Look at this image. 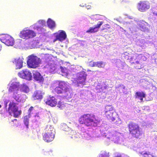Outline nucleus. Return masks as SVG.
Wrapping results in <instances>:
<instances>
[{
	"label": "nucleus",
	"instance_id": "cd10ccee",
	"mask_svg": "<svg viewBox=\"0 0 157 157\" xmlns=\"http://www.w3.org/2000/svg\"><path fill=\"white\" fill-rule=\"evenodd\" d=\"M55 91L57 94H63L62 95L63 97L64 96L63 93H65V92L64 91V90L62 89L60 87L58 86L56 87L54 89Z\"/></svg>",
	"mask_w": 157,
	"mask_h": 157
},
{
	"label": "nucleus",
	"instance_id": "f704fd0d",
	"mask_svg": "<svg viewBox=\"0 0 157 157\" xmlns=\"http://www.w3.org/2000/svg\"><path fill=\"white\" fill-rule=\"evenodd\" d=\"M33 28L35 29H36L37 30L41 29V27L40 26V25L37 23L33 25Z\"/></svg>",
	"mask_w": 157,
	"mask_h": 157
},
{
	"label": "nucleus",
	"instance_id": "de8ad7c7",
	"mask_svg": "<svg viewBox=\"0 0 157 157\" xmlns=\"http://www.w3.org/2000/svg\"><path fill=\"white\" fill-rule=\"evenodd\" d=\"M116 20L117 21H119L120 23H122L123 24V21H122L121 20H120L119 19V18L116 19Z\"/></svg>",
	"mask_w": 157,
	"mask_h": 157
},
{
	"label": "nucleus",
	"instance_id": "dca6fc26",
	"mask_svg": "<svg viewBox=\"0 0 157 157\" xmlns=\"http://www.w3.org/2000/svg\"><path fill=\"white\" fill-rule=\"evenodd\" d=\"M103 23V22L102 21L99 22L96 25L90 28L89 29L86 31V32L90 33H93L97 32L98 31L99 28L102 25Z\"/></svg>",
	"mask_w": 157,
	"mask_h": 157
},
{
	"label": "nucleus",
	"instance_id": "ddd939ff",
	"mask_svg": "<svg viewBox=\"0 0 157 157\" xmlns=\"http://www.w3.org/2000/svg\"><path fill=\"white\" fill-rule=\"evenodd\" d=\"M150 7V4L148 2H140L138 4V10L142 12L147 11Z\"/></svg>",
	"mask_w": 157,
	"mask_h": 157
},
{
	"label": "nucleus",
	"instance_id": "7c9ffc66",
	"mask_svg": "<svg viewBox=\"0 0 157 157\" xmlns=\"http://www.w3.org/2000/svg\"><path fill=\"white\" fill-rule=\"evenodd\" d=\"M144 157H152V155L149 152L143 151L140 153Z\"/></svg>",
	"mask_w": 157,
	"mask_h": 157
},
{
	"label": "nucleus",
	"instance_id": "6e6552de",
	"mask_svg": "<svg viewBox=\"0 0 157 157\" xmlns=\"http://www.w3.org/2000/svg\"><path fill=\"white\" fill-rule=\"evenodd\" d=\"M2 42L8 46H12L14 44L13 38L8 35H3L0 38Z\"/></svg>",
	"mask_w": 157,
	"mask_h": 157
},
{
	"label": "nucleus",
	"instance_id": "a19ab883",
	"mask_svg": "<svg viewBox=\"0 0 157 157\" xmlns=\"http://www.w3.org/2000/svg\"><path fill=\"white\" fill-rule=\"evenodd\" d=\"M122 154L120 153H116L114 155L113 157H121Z\"/></svg>",
	"mask_w": 157,
	"mask_h": 157
},
{
	"label": "nucleus",
	"instance_id": "8fccbe9b",
	"mask_svg": "<svg viewBox=\"0 0 157 157\" xmlns=\"http://www.w3.org/2000/svg\"><path fill=\"white\" fill-rule=\"evenodd\" d=\"M52 152L51 151H48V152H46V155H49L50 154H52Z\"/></svg>",
	"mask_w": 157,
	"mask_h": 157
},
{
	"label": "nucleus",
	"instance_id": "9b49d317",
	"mask_svg": "<svg viewBox=\"0 0 157 157\" xmlns=\"http://www.w3.org/2000/svg\"><path fill=\"white\" fill-rule=\"evenodd\" d=\"M56 38L53 40V42H54L57 40H58L61 42L65 39L67 35L65 32L63 30L59 31L58 33H56L54 34Z\"/></svg>",
	"mask_w": 157,
	"mask_h": 157
},
{
	"label": "nucleus",
	"instance_id": "423d86ee",
	"mask_svg": "<svg viewBox=\"0 0 157 157\" xmlns=\"http://www.w3.org/2000/svg\"><path fill=\"white\" fill-rule=\"evenodd\" d=\"M19 89L20 85L17 83H12L9 89V92H13V98L17 101L19 100L18 94H17Z\"/></svg>",
	"mask_w": 157,
	"mask_h": 157
},
{
	"label": "nucleus",
	"instance_id": "a18cd8bd",
	"mask_svg": "<svg viewBox=\"0 0 157 157\" xmlns=\"http://www.w3.org/2000/svg\"><path fill=\"white\" fill-rule=\"evenodd\" d=\"M89 65L91 67H94V62H93L92 61L90 62V63H89Z\"/></svg>",
	"mask_w": 157,
	"mask_h": 157
},
{
	"label": "nucleus",
	"instance_id": "4468645a",
	"mask_svg": "<svg viewBox=\"0 0 157 157\" xmlns=\"http://www.w3.org/2000/svg\"><path fill=\"white\" fill-rule=\"evenodd\" d=\"M87 75L85 71H83L79 72V86L85 84Z\"/></svg>",
	"mask_w": 157,
	"mask_h": 157
},
{
	"label": "nucleus",
	"instance_id": "c03bdc74",
	"mask_svg": "<svg viewBox=\"0 0 157 157\" xmlns=\"http://www.w3.org/2000/svg\"><path fill=\"white\" fill-rule=\"evenodd\" d=\"M73 80H72V81L73 82H74L75 83L76 82H78V77L77 78H73Z\"/></svg>",
	"mask_w": 157,
	"mask_h": 157
},
{
	"label": "nucleus",
	"instance_id": "603ef678",
	"mask_svg": "<svg viewBox=\"0 0 157 157\" xmlns=\"http://www.w3.org/2000/svg\"><path fill=\"white\" fill-rule=\"evenodd\" d=\"M138 41L142 43H143L144 42L143 40L141 39L139 40Z\"/></svg>",
	"mask_w": 157,
	"mask_h": 157
},
{
	"label": "nucleus",
	"instance_id": "4be33fe9",
	"mask_svg": "<svg viewBox=\"0 0 157 157\" xmlns=\"http://www.w3.org/2000/svg\"><path fill=\"white\" fill-rule=\"evenodd\" d=\"M132 136L136 138H140V136L142 134L141 130L140 127L136 130H135L130 133Z\"/></svg>",
	"mask_w": 157,
	"mask_h": 157
},
{
	"label": "nucleus",
	"instance_id": "37998d69",
	"mask_svg": "<svg viewBox=\"0 0 157 157\" xmlns=\"http://www.w3.org/2000/svg\"><path fill=\"white\" fill-rule=\"evenodd\" d=\"M79 42H80L79 41ZM85 43H86L85 41H81V42H79V44H80V46H84Z\"/></svg>",
	"mask_w": 157,
	"mask_h": 157
},
{
	"label": "nucleus",
	"instance_id": "393cba45",
	"mask_svg": "<svg viewBox=\"0 0 157 157\" xmlns=\"http://www.w3.org/2000/svg\"><path fill=\"white\" fill-rule=\"evenodd\" d=\"M19 90L25 93H28L29 91V89L28 86L24 84L20 85Z\"/></svg>",
	"mask_w": 157,
	"mask_h": 157
},
{
	"label": "nucleus",
	"instance_id": "4d7b16f0",
	"mask_svg": "<svg viewBox=\"0 0 157 157\" xmlns=\"http://www.w3.org/2000/svg\"><path fill=\"white\" fill-rule=\"evenodd\" d=\"M120 28L121 29H122L123 30V32H124L125 33L126 32V30H124L121 27Z\"/></svg>",
	"mask_w": 157,
	"mask_h": 157
},
{
	"label": "nucleus",
	"instance_id": "a211bd4d",
	"mask_svg": "<svg viewBox=\"0 0 157 157\" xmlns=\"http://www.w3.org/2000/svg\"><path fill=\"white\" fill-rule=\"evenodd\" d=\"M105 113L109 120H111L113 121L115 120V117L117 114L116 112H115L114 110H113V111H109Z\"/></svg>",
	"mask_w": 157,
	"mask_h": 157
},
{
	"label": "nucleus",
	"instance_id": "6e6d98bb",
	"mask_svg": "<svg viewBox=\"0 0 157 157\" xmlns=\"http://www.w3.org/2000/svg\"><path fill=\"white\" fill-rule=\"evenodd\" d=\"M86 6V8L88 9H90V7H91L90 6H89V5L87 6Z\"/></svg>",
	"mask_w": 157,
	"mask_h": 157
},
{
	"label": "nucleus",
	"instance_id": "6ab92c4d",
	"mask_svg": "<svg viewBox=\"0 0 157 157\" xmlns=\"http://www.w3.org/2000/svg\"><path fill=\"white\" fill-rule=\"evenodd\" d=\"M123 24L124 27L127 28L130 33H132L134 29L133 27L134 26V24L132 21H124L123 22Z\"/></svg>",
	"mask_w": 157,
	"mask_h": 157
},
{
	"label": "nucleus",
	"instance_id": "1a4fd4ad",
	"mask_svg": "<svg viewBox=\"0 0 157 157\" xmlns=\"http://www.w3.org/2000/svg\"><path fill=\"white\" fill-rule=\"evenodd\" d=\"M46 105L51 107H55L57 104V99L55 98L51 95L47 96L44 100Z\"/></svg>",
	"mask_w": 157,
	"mask_h": 157
},
{
	"label": "nucleus",
	"instance_id": "412c9836",
	"mask_svg": "<svg viewBox=\"0 0 157 157\" xmlns=\"http://www.w3.org/2000/svg\"><path fill=\"white\" fill-rule=\"evenodd\" d=\"M13 63L15 64L16 69H20L23 67V60L21 58L15 59Z\"/></svg>",
	"mask_w": 157,
	"mask_h": 157
},
{
	"label": "nucleus",
	"instance_id": "bb28decb",
	"mask_svg": "<svg viewBox=\"0 0 157 157\" xmlns=\"http://www.w3.org/2000/svg\"><path fill=\"white\" fill-rule=\"evenodd\" d=\"M30 116L29 115H26L23 118V122L25 125L26 126L27 128H29V119L30 118Z\"/></svg>",
	"mask_w": 157,
	"mask_h": 157
},
{
	"label": "nucleus",
	"instance_id": "052dcab7",
	"mask_svg": "<svg viewBox=\"0 0 157 157\" xmlns=\"http://www.w3.org/2000/svg\"><path fill=\"white\" fill-rule=\"evenodd\" d=\"M15 121H17V119H14L13 120H12V121L14 122Z\"/></svg>",
	"mask_w": 157,
	"mask_h": 157
},
{
	"label": "nucleus",
	"instance_id": "72a5a7b5",
	"mask_svg": "<svg viewBox=\"0 0 157 157\" xmlns=\"http://www.w3.org/2000/svg\"><path fill=\"white\" fill-rule=\"evenodd\" d=\"M115 62L117 67H120V66H121L122 63L120 59H116L115 60Z\"/></svg>",
	"mask_w": 157,
	"mask_h": 157
},
{
	"label": "nucleus",
	"instance_id": "58836bf2",
	"mask_svg": "<svg viewBox=\"0 0 157 157\" xmlns=\"http://www.w3.org/2000/svg\"><path fill=\"white\" fill-rule=\"evenodd\" d=\"M34 109V107L33 106H31L28 110L29 114L28 115H29L30 116H31V114H32L31 111Z\"/></svg>",
	"mask_w": 157,
	"mask_h": 157
},
{
	"label": "nucleus",
	"instance_id": "3c124183",
	"mask_svg": "<svg viewBox=\"0 0 157 157\" xmlns=\"http://www.w3.org/2000/svg\"><path fill=\"white\" fill-rule=\"evenodd\" d=\"M144 109H146L147 110H149L150 109L149 107L148 106H146L144 107Z\"/></svg>",
	"mask_w": 157,
	"mask_h": 157
},
{
	"label": "nucleus",
	"instance_id": "f03ea898",
	"mask_svg": "<svg viewBox=\"0 0 157 157\" xmlns=\"http://www.w3.org/2000/svg\"><path fill=\"white\" fill-rule=\"evenodd\" d=\"M101 135L103 137L111 140L115 143L123 144L122 139L120 136V134L115 131L109 132L106 131V132H104Z\"/></svg>",
	"mask_w": 157,
	"mask_h": 157
},
{
	"label": "nucleus",
	"instance_id": "473e14b6",
	"mask_svg": "<svg viewBox=\"0 0 157 157\" xmlns=\"http://www.w3.org/2000/svg\"><path fill=\"white\" fill-rule=\"evenodd\" d=\"M83 134H81L82 137H84L87 140H89L91 138V136L89 134L87 133L86 132L82 133Z\"/></svg>",
	"mask_w": 157,
	"mask_h": 157
},
{
	"label": "nucleus",
	"instance_id": "c85d7f7f",
	"mask_svg": "<svg viewBox=\"0 0 157 157\" xmlns=\"http://www.w3.org/2000/svg\"><path fill=\"white\" fill-rule=\"evenodd\" d=\"M118 88L121 92H122L123 94H126L127 93V91L125 90V86L122 84H119L118 86Z\"/></svg>",
	"mask_w": 157,
	"mask_h": 157
},
{
	"label": "nucleus",
	"instance_id": "f8f14e48",
	"mask_svg": "<svg viewBox=\"0 0 157 157\" xmlns=\"http://www.w3.org/2000/svg\"><path fill=\"white\" fill-rule=\"evenodd\" d=\"M137 25L142 31L146 32H149L150 26L145 21L143 20H140L138 22Z\"/></svg>",
	"mask_w": 157,
	"mask_h": 157
},
{
	"label": "nucleus",
	"instance_id": "79ce46f5",
	"mask_svg": "<svg viewBox=\"0 0 157 157\" xmlns=\"http://www.w3.org/2000/svg\"><path fill=\"white\" fill-rule=\"evenodd\" d=\"M133 57H131L129 58V59L130 60V61L132 63H134V62L133 60Z\"/></svg>",
	"mask_w": 157,
	"mask_h": 157
},
{
	"label": "nucleus",
	"instance_id": "e433bc0d",
	"mask_svg": "<svg viewBox=\"0 0 157 157\" xmlns=\"http://www.w3.org/2000/svg\"><path fill=\"white\" fill-rule=\"evenodd\" d=\"M37 23L39 24L40 26L41 27L45 25V21L43 20L39 21H38Z\"/></svg>",
	"mask_w": 157,
	"mask_h": 157
},
{
	"label": "nucleus",
	"instance_id": "680f3d73",
	"mask_svg": "<svg viewBox=\"0 0 157 157\" xmlns=\"http://www.w3.org/2000/svg\"><path fill=\"white\" fill-rule=\"evenodd\" d=\"M80 6H84H84H83L81 5H80Z\"/></svg>",
	"mask_w": 157,
	"mask_h": 157
},
{
	"label": "nucleus",
	"instance_id": "f3484780",
	"mask_svg": "<svg viewBox=\"0 0 157 157\" xmlns=\"http://www.w3.org/2000/svg\"><path fill=\"white\" fill-rule=\"evenodd\" d=\"M32 97L34 100H40L43 98V93L40 90H36L34 92Z\"/></svg>",
	"mask_w": 157,
	"mask_h": 157
},
{
	"label": "nucleus",
	"instance_id": "2f4dec72",
	"mask_svg": "<svg viewBox=\"0 0 157 157\" xmlns=\"http://www.w3.org/2000/svg\"><path fill=\"white\" fill-rule=\"evenodd\" d=\"M113 107L111 105H107L105 106V112L109 111H113Z\"/></svg>",
	"mask_w": 157,
	"mask_h": 157
},
{
	"label": "nucleus",
	"instance_id": "9d476101",
	"mask_svg": "<svg viewBox=\"0 0 157 157\" xmlns=\"http://www.w3.org/2000/svg\"><path fill=\"white\" fill-rule=\"evenodd\" d=\"M18 76L22 78L28 80L32 79V75L31 73L27 69L23 70L18 74Z\"/></svg>",
	"mask_w": 157,
	"mask_h": 157
},
{
	"label": "nucleus",
	"instance_id": "0e129e2a",
	"mask_svg": "<svg viewBox=\"0 0 157 157\" xmlns=\"http://www.w3.org/2000/svg\"><path fill=\"white\" fill-rule=\"evenodd\" d=\"M138 44L140 46H142L141 45H140V44Z\"/></svg>",
	"mask_w": 157,
	"mask_h": 157
},
{
	"label": "nucleus",
	"instance_id": "0eeeda50",
	"mask_svg": "<svg viewBox=\"0 0 157 157\" xmlns=\"http://www.w3.org/2000/svg\"><path fill=\"white\" fill-rule=\"evenodd\" d=\"M20 34L21 38L25 39L33 38L36 35L33 30L30 29H24L21 32Z\"/></svg>",
	"mask_w": 157,
	"mask_h": 157
},
{
	"label": "nucleus",
	"instance_id": "7ed1b4c3",
	"mask_svg": "<svg viewBox=\"0 0 157 157\" xmlns=\"http://www.w3.org/2000/svg\"><path fill=\"white\" fill-rule=\"evenodd\" d=\"M28 57L27 64L30 68H35L38 67L41 63V59L36 56L32 55Z\"/></svg>",
	"mask_w": 157,
	"mask_h": 157
},
{
	"label": "nucleus",
	"instance_id": "69168bd1",
	"mask_svg": "<svg viewBox=\"0 0 157 157\" xmlns=\"http://www.w3.org/2000/svg\"><path fill=\"white\" fill-rule=\"evenodd\" d=\"M1 105L0 104V108H1Z\"/></svg>",
	"mask_w": 157,
	"mask_h": 157
},
{
	"label": "nucleus",
	"instance_id": "aec40b11",
	"mask_svg": "<svg viewBox=\"0 0 157 157\" xmlns=\"http://www.w3.org/2000/svg\"><path fill=\"white\" fill-rule=\"evenodd\" d=\"M33 76L34 79L40 82H43L44 79L40 74L36 71H34L33 72Z\"/></svg>",
	"mask_w": 157,
	"mask_h": 157
},
{
	"label": "nucleus",
	"instance_id": "a878e982",
	"mask_svg": "<svg viewBox=\"0 0 157 157\" xmlns=\"http://www.w3.org/2000/svg\"><path fill=\"white\" fill-rule=\"evenodd\" d=\"M48 26L51 29H54L56 26L55 22L50 18H49L47 21Z\"/></svg>",
	"mask_w": 157,
	"mask_h": 157
},
{
	"label": "nucleus",
	"instance_id": "20e7f679",
	"mask_svg": "<svg viewBox=\"0 0 157 157\" xmlns=\"http://www.w3.org/2000/svg\"><path fill=\"white\" fill-rule=\"evenodd\" d=\"M18 104L13 101L10 102L8 108V111L9 113L11 115L13 113V116L15 118L18 117L19 115H20L21 113V110H18Z\"/></svg>",
	"mask_w": 157,
	"mask_h": 157
},
{
	"label": "nucleus",
	"instance_id": "bf43d9fd",
	"mask_svg": "<svg viewBox=\"0 0 157 157\" xmlns=\"http://www.w3.org/2000/svg\"><path fill=\"white\" fill-rule=\"evenodd\" d=\"M58 106L60 108L61 107V105L59 104V103H58Z\"/></svg>",
	"mask_w": 157,
	"mask_h": 157
},
{
	"label": "nucleus",
	"instance_id": "864d4df0",
	"mask_svg": "<svg viewBox=\"0 0 157 157\" xmlns=\"http://www.w3.org/2000/svg\"><path fill=\"white\" fill-rule=\"evenodd\" d=\"M107 88V87L106 86H102L101 87V89H103V90H105Z\"/></svg>",
	"mask_w": 157,
	"mask_h": 157
},
{
	"label": "nucleus",
	"instance_id": "c9c22d12",
	"mask_svg": "<svg viewBox=\"0 0 157 157\" xmlns=\"http://www.w3.org/2000/svg\"><path fill=\"white\" fill-rule=\"evenodd\" d=\"M98 62L99 63H98V67H101L103 68L104 67L105 64V63L103 61H98Z\"/></svg>",
	"mask_w": 157,
	"mask_h": 157
},
{
	"label": "nucleus",
	"instance_id": "5701e85b",
	"mask_svg": "<svg viewBox=\"0 0 157 157\" xmlns=\"http://www.w3.org/2000/svg\"><path fill=\"white\" fill-rule=\"evenodd\" d=\"M128 126L130 133L134 130H136L139 127L137 124L132 122H129Z\"/></svg>",
	"mask_w": 157,
	"mask_h": 157
},
{
	"label": "nucleus",
	"instance_id": "49530a36",
	"mask_svg": "<svg viewBox=\"0 0 157 157\" xmlns=\"http://www.w3.org/2000/svg\"><path fill=\"white\" fill-rule=\"evenodd\" d=\"M99 63L98 61V62H94V67H98V63Z\"/></svg>",
	"mask_w": 157,
	"mask_h": 157
},
{
	"label": "nucleus",
	"instance_id": "4c0bfd02",
	"mask_svg": "<svg viewBox=\"0 0 157 157\" xmlns=\"http://www.w3.org/2000/svg\"><path fill=\"white\" fill-rule=\"evenodd\" d=\"M61 71L62 73L64 74V75H66L67 74V70L66 68H63L62 67H60Z\"/></svg>",
	"mask_w": 157,
	"mask_h": 157
},
{
	"label": "nucleus",
	"instance_id": "b1692460",
	"mask_svg": "<svg viewBox=\"0 0 157 157\" xmlns=\"http://www.w3.org/2000/svg\"><path fill=\"white\" fill-rule=\"evenodd\" d=\"M146 96V94L143 92H137L135 93V98L139 99L141 102L143 101V98Z\"/></svg>",
	"mask_w": 157,
	"mask_h": 157
},
{
	"label": "nucleus",
	"instance_id": "13d9d810",
	"mask_svg": "<svg viewBox=\"0 0 157 157\" xmlns=\"http://www.w3.org/2000/svg\"><path fill=\"white\" fill-rule=\"evenodd\" d=\"M153 14L154 15L157 16V12H154L153 13Z\"/></svg>",
	"mask_w": 157,
	"mask_h": 157
},
{
	"label": "nucleus",
	"instance_id": "ea45409f",
	"mask_svg": "<svg viewBox=\"0 0 157 157\" xmlns=\"http://www.w3.org/2000/svg\"><path fill=\"white\" fill-rule=\"evenodd\" d=\"M134 67L136 69H140L142 68V65L140 63L135 65Z\"/></svg>",
	"mask_w": 157,
	"mask_h": 157
},
{
	"label": "nucleus",
	"instance_id": "09e8293b",
	"mask_svg": "<svg viewBox=\"0 0 157 157\" xmlns=\"http://www.w3.org/2000/svg\"><path fill=\"white\" fill-rule=\"evenodd\" d=\"M121 157H129V156H128L127 155L122 154V156Z\"/></svg>",
	"mask_w": 157,
	"mask_h": 157
},
{
	"label": "nucleus",
	"instance_id": "f257e3e1",
	"mask_svg": "<svg viewBox=\"0 0 157 157\" xmlns=\"http://www.w3.org/2000/svg\"><path fill=\"white\" fill-rule=\"evenodd\" d=\"M100 121L93 114H84L79 118V123L84 124L87 126H96L99 124Z\"/></svg>",
	"mask_w": 157,
	"mask_h": 157
},
{
	"label": "nucleus",
	"instance_id": "338daca9",
	"mask_svg": "<svg viewBox=\"0 0 157 157\" xmlns=\"http://www.w3.org/2000/svg\"><path fill=\"white\" fill-rule=\"evenodd\" d=\"M63 125L66 126V125L65 124H63Z\"/></svg>",
	"mask_w": 157,
	"mask_h": 157
},
{
	"label": "nucleus",
	"instance_id": "e2e57ef3",
	"mask_svg": "<svg viewBox=\"0 0 157 157\" xmlns=\"http://www.w3.org/2000/svg\"><path fill=\"white\" fill-rule=\"evenodd\" d=\"M152 157H157L155 156H154V155H152Z\"/></svg>",
	"mask_w": 157,
	"mask_h": 157
},
{
	"label": "nucleus",
	"instance_id": "c756f323",
	"mask_svg": "<svg viewBox=\"0 0 157 157\" xmlns=\"http://www.w3.org/2000/svg\"><path fill=\"white\" fill-rule=\"evenodd\" d=\"M109 153L105 151H101L97 157H109Z\"/></svg>",
	"mask_w": 157,
	"mask_h": 157
},
{
	"label": "nucleus",
	"instance_id": "2eb2a0df",
	"mask_svg": "<svg viewBox=\"0 0 157 157\" xmlns=\"http://www.w3.org/2000/svg\"><path fill=\"white\" fill-rule=\"evenodd\" d=\"M57 82L59 83L58 85L59 86L63 89L65 92V94L64 95V97H66L68 95L67 92L69 91L68 85L67 82L64 81H60Z\"/></svg>",
	"mask_w": 157,
	"mask_h": 157
},
{
	"label": "nucleus",
	"instance_id": "5fc2aeb1",
	"mask_svg": "<svg viewBox=\"0 0 157 157\" xmlns=\"http://www.w3.org/2000/svg\"><path fill=\"white\" fill-rule=\"evenodd\" d=\"M134 63H133L134 64H135L136 65V64H140L139 63V62L137 60V61H136L135 62H134Z\"/></svg>",
	"mask_w": 157,
	"mask_h": 157
},
{
	"label": "nucleus",
	"instance_id": "39448f33",
	"mask_svg": "<svg viewBox=\"0 0 157 157\" xmlns=\"http://www.w3.org/2000/svg\"><path fill=\"white\" fill-rule=\"evenodd\" d=\"M45 130V132L43 135V139L46 142H51L55 137V133L53 128L50 127H47Z\"/></svg>",
	"mask_w": 157,
	"mask_h": 157
}]
</instances>
